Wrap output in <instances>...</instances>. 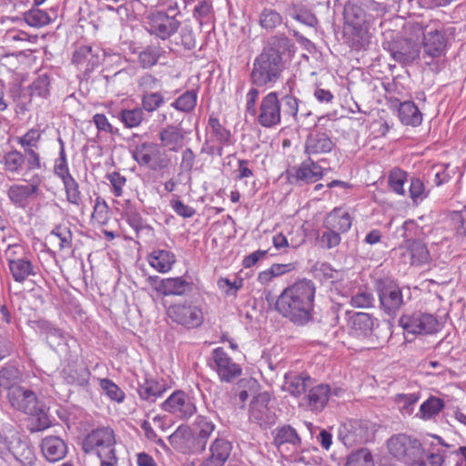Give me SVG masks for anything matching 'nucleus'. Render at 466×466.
<instances>
[{"label":"nucleus","instance_id":"obj_35","mask_svg":"<svg viewBox=\"0 0 466 466\" xmlns=\"http://www.w3.org/2000/svg\"><path fill=\"white\" fill-rule=\"evenodd\" d=\"M72 63L77 66L86 65L85 70H92L99 64L98 57L92 54V48L87 46L76 49L72 57Z\"/></svg>","mask_w":466,"mask_h":466},{"label":"nucleus","instance_id":"obj_4","mask_svg":"<svg viewBox=\"0 0 466 466\" xmlns=\"http://www.w3.org/2000/svg\"><path fill=\"white\" fill-rule=\"evenodd\" d=\"M299 100L292 95H283L279 98L278 92L272 91L262 97L258 113V123L263 127H273L281 121V116L295 118L298 115Z\"/></svg>","mask_w":466,"mask_h":466},{"label":"nucleus","instance_id":"obj_23","mask_svg":"<svg viewBox=\"0 0 466 466\" xmlns=\"http://www.w3.org/2000/svg\"><path fill=\"white\" fill-rule=\"evenodd\" d=\"M41 451L46 461L56 462L64 459L67 453V445L57 436H47L41 441Z\"/></svg>","mask_w":466,"mask_h":466},{"label":"nucleus","instance_id":"obj_45","mask_svg":"<svg viewBox=\"0 0 466 466\" xmlns=\"http://www.w3.org/2000/svg\"><path fill=\"white\" fill-rule=\"evenodd\" d=\"M249 420L260 427L269 428L276 423L277 416L272 410H249Z\"/></svg>","mask_w":466,"mask_h":466},{"label":"nucleus","instance_id":"obj_51","mask_svg":"<svg viewBox=\"0 0 466 466\" xmlns=\"http://www.w3.org/2000/svg\"><path fill=\"white\" fill-rule=\"evenodd\" d=\"M281 22V15L277 11L270 8H265L259 15V25L267 30L276 28Z\"/></svg>","mask_w":466,"mask_h":466},{"label":"nucleus","instance_id":"obj_25","mask_svg":"<svg viewBox=\"0 0 466 466\" xmlns=\"http://www.w3.org/2000/svg\"><path fill=\"white\" fill-rule=\"evenodd\" d=\"M231 451V442L223 438H217L209 447L210 456L205 461L206 466H222L228 459Z\"/></svg>","mask_w":466,"mask_h":466},{"label":"nucleus","instance_id":"obj_21","mask_svg":"<svg viewBox=\"0 0 466 466\" xmlns=\"http://www.w3.org/2000/svg\"><path fill=\"white\" fill-rule=\"evenodd\" d=\"M335 147V143L324 132L314 131L309 133L305 141V153L309 157L320 154L329 153Z\"/></svg>","mask_w":466,"mask_h":466},{"label":"nucleus","instance_id":"obj_53","mask_svg":"<svg viewBox=\"0 0 466 466\" xmlns=\"http://www.w3.org/2000/svg\"><path fill=\"white\" fill-rule=\"evenodd\" d=\"M208 125L212 130V134L215 136L216 139L222 145H229L231 144L230 137L231 134L229 130L224 127L218 118L210 116L208 120Z\"/></svg>","mask_w":466,"mask_h":466},{"label":"nucleus","instance_id":"obj_18","mask_svg":"<svg viewBox=\"0 0 466 466\" xmlns=\"http://www.w3.org/2000/svg\"><path fill=\"white\" fill-rule=\"evenodd\" d=\"M167 314L173 321L187 328L198 327L203 321L200 309L192 305L177 304L171 306Z\"/></svg>","mask_w":466,"mask_h":466},{"label":"nucleus","instance_id":"obj_41","mask_svg":"<svg viewBox=\"0 0 466 466\" xmlns=\"http://www.w3.org/2000/svg\"><path fill=\"white\" fill-rule=\"evenodd\" d=\"M21 372L14 365H6L0 370V387L10 391L11 389L18 387Z\"/></svg>","mask_w":466,"mask_h":466},{"label":"nucleus","instance_id":"obj_42","mask_svg":"<svg viewBox=\"0 0 466 466\" xmlns=\"http://www.w3.org/2000/svg\"><path fill=\"white\" fill-rule=\"evenodd\" d=\"M145 113L141 107L132 109H122L119 112L118 118L127 128H134L140 126L144 120Z\"/></svg>","mask_w":466,"mask_h":466},{"label":"nucleus","instance_id":"obj_34","mask_svg":"<svg viewBox=\"0 0 466 466\" xmlns=\"http://www.w3.org/2000/svg\"><path fill=\"white\" fill-rule=\"evenodd\" d=\"M198 101V94L195 90H187L179 96H177L171 104L170 106L178 112L189 114L191 113Z\"/></svg>","mask_w":466,"mask_h":466},{"label":"nucleus","instance_id":"obj_9","mask_svg":"<svg viewBox=\"0 0 466 466\" xmlns=\"http://www.w3.org/2000/svg\"><path fill=\"white\" fill-rule=\"evenodd\" d=\"M132 157L139 166L147 167L153 171L166 168L169 162L160 147L153 142H144L136 146Z\"/></svg>","mask_w":466,"mask_h":466},{"label":"nucleus","instance_id":"obj_61","mask_svg":"<svg viewBox=\"0 0 466 466\" xmlns=\"http://www.w3.org/2000/svg\"><path fill=\"white\" fill-rule=\"evenodd\" d=\"M218 287L226 296H236L238 290L242 287V279L231 282L227 278H221L218 280Z\"/></svg>","mask_w":466,"mask_h":466},{"label":"nucleus","instance_id":"obj_3","mask_svg":"<svg viewBox=\"0 0 466 466\" xmlns=\"http://www.w3.org/2000/svg\"><path fill=\"white\" fill-rule=\"evenodd\" d=\"M315 284L302 279L286 288L275 302L276 311L295 325L304 326L312 319Z\"/></svg>","mask_w":466,"mask_h":466},{"label":"nucleus","instance_id":"obj_46","mask_svg":"<svg viewBox=\"0 0 466 466\" xmlns=\"http://www.w3.org/2000/svg\"><path fill=\"white\" fill-rule=\"evenodd\" d=\"M49 238L51 241L59 240L58 247L60 250L72 247V232L67 227L56 226L50 232Z\"/></svg>","mask_w":466,"mask_h":466},{"label":"nucleus","instance_id":"obj_64","mask_svg":"<svg viewBox=\"0 0 466 466\" xmlns=\"http://www.w3.org/2000/svg\"><path fill=\"white\" fill-rule=\"evenodd\" d=\"M170 206L177 215L184 218H192L196 214V210L194 208L184 204L179 199H172L170 201Z\"/></svg>","mask_w":466,"mask_h":466},{"label":"nucleus","instance_id":"obj_16","mask_svg":"<svg viewBox=\"0 0 466 466\" xmlns=\"http://www.w3.org/2000/svg\"><path fill=\"white\" fill-rule=\"evenodd\" d=\"M213 369L222 381L230 382L241 375V368L235 363L223 348H216L212 351Z\"/></svg>","mask_w":466,"mask_h":466},{"label":"nucleus","instance_id":"obj_58","mask_svg":"<svg viewBox=\"0 0 466 466\" xmlns=\"http://www.w3.org/2000/svg\"><path fill=\"white\" fill-rule=\"evenodd\" d=\"M410 197L414 203H418L427 197L424 184L420 178H411L410 185Z\"/></svg>","mask_w":466,"mask_h":466},{"label":"nucleus","instance_id":"obj_17","mask_svg":"<svg viewBox=\"0 0 466 466\" xmlns=\"http://www.w3.org/2000/svg\"><path fill=\"white\" fill-rule=\"evenodd\" d=\"M10 273L15 281L24 283L31 277H35L38 268L33 264L28 257L15 258L9 247L5 252Z\"/></svg>","mask_w":466,"mask_h":466},{"label":"nucleus","instance_id":"obj_11","mask_svg":"<svg viewBox=\"0 0 466 466\" xmlns=\"http://www.w3.org/2000/svg\"><path fill=\"white\" fill-rule=\"evenodd\" d=\"M378 295L381 309L390 317H395L405 304L401 289L392 281L381 282Z\"/></svg>","mask_w":466,"mask_h":466},{"label":"nucleus","instance_id":"obj_15","mask_svg":"<svg viewBox=\"0 0 466 466\" xmlns=\"http://www.w3.org/2000/svg\"><path fill=\"white\" fill-rule=\"evenodd\" d=\"M323 175L324 169L311 157H308L299 167H294L290 170L289 179L291 183L302 186L317 182Z\"/></svg>","mask_w":466,"mask_h":466},{"label":"nucleus","instance_id":"obj_52","mask_svg":"<svg viewBox=\"0 0 466 466\" xmlns=\"http://www.w3.org/2000/svg\"><path fill=\"white\" fill-rule=\"evenodd\" d=\"M390 187L399 195H404V184L407 181V174L400 168L390 171L388 177Z\"/></svg>","mask_w":466,"mask_h":466},{"label":"nucleus","instance_id":"obj_5","mask_svg":"<svg viewBox=\"0 0 466 466\" xmlns=\"http://www.w3.org/2000/svg\"><path fill=\"white\" fill-rule=\"evenodd\" d=\"M345 32L347 43L355 50L365 49L370 42V19L364 9L353 3L344 7Z\"/></svg>","mask_w":466,"mask_h":466},{"label":"nucleus","instance_id":"obj_29","mask_svg":"<svg viewBox=\"0 0 466 466\" xmlns=\"http://www.w3.org/2000/svg\"><path fill=\"white\" fill-rule=\"evenodd\" d=\"M148 262L151 267L156 268L158 272L166 273L169 271L176 262L175 255L164 249L154 250L148 256Z\"/></svg>","mask_w":466,"mask_h":466},{"label":"nucleus","instance_id":"obj_24","mask_svg":"<svg viewBox=\"0 0 466 466\" xmlns=\"http://www.w3.org/2000/svg\"><path fill=\"white\" fill-rule=\"evenodd\" d=\"M159 140L163 147L170 151L177 152L184 146L185 134L178 125H167L159 132Z\"/></svg>","mask_w":466,"mask_h":466},{"label":"nucleus","instance_id":"obj_26","mask_svg":"<svg viewBox=\"0 0 466 466\" xmlns=\"http://www.w3.org/2000/svg\"><path fill=\"white\" fill-rule=\"evenodd\" d=\"M7 398L13 408H35L37 404L35 393L20 386L7 391Z\"/></svg>","mask_w":466,"mask_h":466},{"label":"nucleus","instance_id":"obj_63","mask_svg":"<svg viewBox=\"0 0 466 466\" xmlns=\"http://www.w3.org/2000/svg\"><path fill=\"white\" fill-rule=\"evenodd\" d=\"M187 396L184 391L173 392L162 404V408H180L186 405Z\"/></svg>","mask_w":466,"mask_h":466},{"label":"nucleus","instance_id":"obj_30","mask_svg":"<svg viewBox=\"0 0 466 466\" xmlns=\"http://www.w3.org/2000/svg\"><path fill=\"white\" fill-rule=\"evenodd\" d=\"M399 117L402 124L417 127L422 121V114L417 106L411 101L400 103L399 107Z\"/></svg>","mask_w":466,"mask_h":466},{"label":"nucleus","instance_id":"obj_40","mask_svg":"<svg viewBox=\"0 0 466 466\" xmlns=\"http://www.w3.org/2000/svg\"><path fill=\"white\" fill-rule=\"evenodd\" d=\"M26 427L30 432H36L49 428L52 424L45 410H35L26 420Z\"/></svg>","mask_w":466,"mask_h":466},{"label":"nucleus","instance_id":"obj_55","mask_svg":"<svg viewBox=\"0 0 466 466\" xmlns=\"http://www.w3.org/2000/svg\"><path fill=\"white\" fill-rule=\"evenodd\" d=\"M100 387L105 394L112 400L120 403L125 398L124 391L109 379L100 380Z\"/></svg>","mask_w":466,"mask_h":466},{"label":"nucleus","instance_id":"obj_32","mask_svg":"<svg viewBox=\"0 0 466 466\" xmlns=\"http://www.w3.org/2000/svg\"><path fill=\"white\" fill-rule=\"evenodd\" d=\"M26 91L28 92L31 99L40 98L46 99L50 95V78L46 74L38 76L30 84Z\"/></svg>","mask_w":466,"mask_h":466},{"label":"nucleus","instance_id":"obj_13","mask_svg":"<svg viewBox=\"0 0 466 466\" xmlns=\"http://www.w3.org/2000/svg\"><path fill=\"white\" fill-rule=\"evenodd\" d=\"M373 424L364 420H350L339 428V438L345 445L366 442L373 433Z\"/></svg>","mask_w":466,"mask_h":466},{"label":"nucleus","instance_id":"obj_37","mask_svg":"<svg viewBox=\"0 0 466 466\" xmlns=\"http://www.w3.org/2000/svg\"><path fill=\"white\" fill-rule=\"evenodd\" d=\"M164 54V50L159 46H147L138 55V63L145 68H150L157 65L159 58Z\"/></svg>","mask_w":466,"mask_h":466},{"label":"nucleus","instance_id":"obj_7","mask_svg":"<svg viewBox=\"0 0 466 466\" xmlns=\"http://www.w3.org/2000/svg\"><path fill=\"white\" fill-rule=\"evenodd\" d=\"M413 30L423 34L424 55L431 58H439L445 54L450 41L456 33L454 26L443 25L439 20H432L425 26L416 24Z\"/></svg>","mask_w":466,"mask_h":466},{"label":"nucleus","instance_id":"obj_44","mask_svg":"<svg viewBox=\"0 0 466 466\" xmlns=\"http://www.w3.org/2000/svg\"><path fill=\"white\" fill-rule=\"evenodd\" d=\"M345 466H374L372 454L367 448L351 451L347 457Z\"/></svg>","mask_w":466,"mask_h":466},{"label":"nucleus","instance_id":"obj_54","mask_svg":"<svg viewBox=\"0 0 466 466\" xmlns=\"http://www.w3.org/2000/svg\"><path fill=\"white\" fill-rule=\"evenodd\" d=\"M137 392L141 399L147 400L149 403L153 402L155 399L160 397L163 391L155 381L147 380L145 384L140 385Z\"/></svg>","mask_w":466,"mask_h":466},{"label":"nucleus","instance_id":"obj_57","mask_svg":"<svg viewBox=\"0 0 466 466\" xmlns=\"http://www.w3.org/2000/svg\"><path fill=\"white\" fill-rule=\"evenodd\" d=\"M374 297L367 290L359 291L350 299V305L354 308L368 309L373 307Z\"/></svg>","mask_w":466,"mask_h":466},{"label":"nucleus","instance_id":"obj_31","mask_svg":"<svg viewBox=\"0 0 466 466\" xmlns=\"http://www.w3.org/2000/svg\"><path fill=\"white\" fill-rule=\"evenodd\" d=\"M326 223L329 228L337 232H347L352 224V219L348 212L341 209H334L327 218Z\"/></svg>","mask_w":466,"mask_h":466},{"label":"nucleus","instance_id":"obj_50","mask_svg":"<svg viewBox=\"0 0 466 466\" xmlns=\"http://www.w3.org/2000/svg\"><path fill=\"white\" fill-rule=\"evenodd\" d=\"M124 218L130 225V227H132L136 230L137 234H138L139 231L145 228L152 229L150 226L145 223L143 218L137 212V210L130 206L125 208Z\"/></svg>","mask_w":466,"mask_h":466},{"label":"nucleus","instance_id":"obj_60","mask_svg":"<svg viewBox=\"0 0 466 466\" xmlns=\"http://www.w3.org/2000/svg\"><path fill=\"white\" fill-rule=\"evenodd\" d=\"M293 18L310 27H315L318 24L316 15L306 8L295 9Z\"/></svg>","mask_w":466,"mask_h":466},{"label":"nucleus","instance_id":"obj_28","mask_svg":"<svg viewBox=\"0 0 466 466\" xmlns=\"http://www.w3.org/2000/svg\"><path fill=\"white\" fill-rule=\"evenodd\" d=\"M157 290L165 296H181L192 290V283L181 277L162 279Z\"/></svg>","mask_w":466,"mask_h":466},{"label":"nucleus","instance_id":"obj_14","mask_svg":"<svg viewBox=\"0 0 466 466\" xmlns=\"http://www.w3.org/2000/svg\"><path fill=\"white\" fill-rule=\"evenodd\" d=\"M28 181V185L14 184L7 189L10 201L18 208H26L29 199L39 194V186L43 177L39 175H34Z\"/></svg>","mask_w":466,"mask_h":466},{"label":"nucleus","instance_id":"obj_62","mask_svg":"<svg viewBox=\"0 0 466 466\" xmlns=\"http://www.w3.org/2000/svg\"><path fill=\"white\" fill-rule=\"evenodd\" d=\"M418 228L417 224L413 220H406L400 228L395 231L396 238H401L407 241L411 238Z\"/></svg>","mask_w":466,"mask_h":466},{"label":"nucleus","instance_id":"obj_1","mask_svg":"<svg viewBox=\"0 0 466 466\" xmlns=\"http://www.w3.org/2000/svg\"><path fill=\"white\" fill-rule=\"evenodd\" d=\"M389 452L409 466H441L445 448L449 445L436 435L425 438L422 442L406 434H397L388 440Z\"/></svg>","mask_w":466,"mask_h":466},{"label":"nucleus","instance_id":"obj_27","mask_svg":"<svg viewBox=\"0 0 466 466\" xmlns=\"http://www.w3.org/2000/svg\"><path fill=\"white\" fill-rule=\"evenodd\" d=\"M311 385V378L306 373L289 372L285 375L282 389L293 396L304 393Z\"/></svg>","mask_w":466,"mask_h":466},{"label":"nucleus","instance_id":"obj_6","mask_svg":"<svg viewBox=\"0 0 466 466\" xmlns=\"http://www.w3.org/2000/svg\"><path fill=\"white\" fill-rule=\"evenodd\" d=\"M116 437L110 427H100L89 432L82 441L85 453L95 454L100 460V466L117 465Z\"/></svg>","mask_w":466,"mask_h":466},{"label":"nucleus","instance_id":"obj_8","mask_svg":"<svg viewBox=\"0 0 466 466\" xmlns=\"http://www.w3.org/2000/svg\"><path fill=\"white\" fill-rule=\"evenodd\" d=\"M179 14L177 6H169L168 13L164 11L152 12L147 16V30L151 35H155L162 40L169 38L174 35L180 23L176 19Z\"/></svg>","mask_w":466,"mask_h":466},{"label":"nucleus","instance_id":"obj_49","mask_svg":"<svg viewBox=\"0 0 466 466\" xmlns=\"http://www.w3.org/2000/svg\"><path fill=\"white\" fill-rule=\"evenodd\" d=\"M411 265H420L428 260L429 252L426 246L420 241H412L408 248Z\"/></svg>","mask_w":466,"mask_h":466},{"label":"nucleus","instance_id":"obj_22","mask_svg":"<svg viewBox=\"0 0 466 466\" xmlns=\"http://www.w3.org/2000/svg\"><path fill=\"white\" fill-rule=\"evenodd\" d=\"M390 52L397 62L410 64L419 57L420 47L411 39H401L392 44Z\"/></svg>","mask_w":466,"mask_h":466},{"label":"nucleus","instance_id":"obj_56","mask_svg":"<svg viewBox=\"0 0 466 466\" xmlns=\"http://www.w3.org/2000/svg\"><path fill=\"white\" fill-rule=\"evenodd\" d=\"M25 20L30 26L40 27L49 24L50 17L45 11L32 9L25 13Z\"/></svg>","mask_w":466,"mask_h":466},{"label":"nucleus","instance_id":"obj_12","mask_svg":"<svg viewBox=\"0 0 466 466\" xmlns=\"http://www.w3.org/2000/svg\"><path fill=\"white\" fill-rule=\"evenodd\" d=\"M42 134L43 130L33 127L23 136L16 137V142L21 146L26 156V168L28 171L42 167L41 157L36 151L39 148Z\"/></svg>","mask_w":466,"mask_h":466},{"label":"nucleus","instance_id":"obj_36","mask_svg":"<svg viewBox=\"0 0 466 466\" xmlns=\"http://www.w3.org/2000/svg\"><path fill=\"white\" fill-rule=\"evenodd\" d=\"M168 441L177 451L182 453H188L190 429L187 426H179L176 431L169 436Z\"/></svg>","mask_w":466,"mask_h":466},{"label":"nucleus","instance_id":"obj_39","mask_svg":"<svg viewBox=\"0 0 466 466\" xmlns=\"http://www.w3.org/2000/svg\"><path fill=\"white\" fill-rule=\"evenodd\" d=\"M26 164V156L16 149L7 152L4 156V165L6 171L18 174Z\"/></svg>","mask_w":466,"mask_h":466},{"label":"nucleus","instance_id":"obj_48","mask_svg":"<svg viewBox=\"0 0 466 466\" xmlns=\"http://www.w3.org/2000/svg\"><path fill=\"white\" fill-rule=\"evenodd\" d=\"M66 199L70 204L75 206H79L82 201L81 192L79 190V185L76 180L72 177H68L65 179H62Z\"/></svg>","mask_w":466,"mask_h":466},{"label":"nucleus","instance_id":"obj_43","mask_svg":"<svg viewBox=\"0 0 466 466\" xmlns=\"http://www.w3.org/2000/svg\"><path fill=\"white\" fill-rule=\"evenodd\" d=\"M331 396L328 384H319L312 387L308 394L309 403L315 406H325Z\"/></svg>","mask_w":466,"mask_h":466},{"label":"nucleus","instance_id":"obj_38","mask_svg":"<svg viewBox=\"0 0 466 466\" xmlns=\"http://www.w3.org/2000/svg\"><path fill=\"white\" fill-rule=\"evenodd\" d=\"M289 443L293 446L299 445L301 439L296 430L290 425H285L277 430L274 437V444L279 448L281 445Z\"/></svg>","mask_w":466,"mask_h":466},{"label":"nucleus","instance_id":"obj_19","mask_svg":"<svg viewBox=\"0 0 466 466\" xmlns=\"http://www.w3.org/2000/svg\"><path fill=\"white\" fill-rule=\"evenodd\" d=\"M376 321L377 319L370 314L365 312L353 313L348 319L350 334L356 338H370L372 335Z\"/></svg>","mask_w":466,"mask_h":466},{"label":"nucleus","instance_id":"obj_47","mask_svg":"<svg viewBox=\"0 0 466 466\" xmlns=\"http://www.w3.org/2000/svg\"><path fill=\"white\" fill-rule=\"evenodd\" d=\"M165 103V98L160 92H145L141 97L143 111L155 112Z\"/></svg>","mask_w":466,"mask_h":466},{"label":"nucleus","instance_id":"obj_2","mask_svg":"<svg viewBox=\"0 0 466 466\" xmlns=\"http://www.w3.org/2000/svg\"><path fill=\"white\" fill-rule=\"evenodd\" d=\"M292 46L285 35L271 36L253 62L251 83L258 87H273L286 68L283 56Z\"/></svg>","mask_w":466,"mask_h":466},{"label":"nucleus","instance_id":"obj_10","mask_svg":"<svg viewBox=\"0 0 466 466\" xmlns=\"http://www.w3.org/2000/svg\"><path fill=\"white\" fill-rule=\"evenodd\" d=\"M399 325L405 332L412 335L432 334L440 329V322L436 317L420 311L402 315Z\"/></svg>","mask_w":466,"mask_h":466},{"label":"nucleus","instance_id":"obj_20","mask_svg":"<svg viewBox=\"0 0 466 466\" xmlns=\"http://www.w3.org/2000/svg\"><path fill=\"white\" fill-rule=\"evenodd\" d=\"M195 423L199 428L198 433L194 435L190 431L188 453H201L205 451L208 439L215 430V425L203 416H198Z\"/></svg>","mask_w":466,"mask_h":466},{"label":"nucleus","instance_id":"obj_33","mask_svg":"<svg viewBox=\"0 0 466 466\" xmlns=\"http://www.w3.org/2000/svg\"><path fill=\"white\" fill-rule=\"evenodd\" d=\"M36 327L40 329L42 334L46 335V341L51 348L55 349L66 342V335L64 332L57 328L53 327L48 322L39 320L36 322Z\"/></svg>","mask_w":466,"mask_h":466},{"label":"nucleus","instance_id":"obj_59","mask_svg":"<svg viewBox=\"0 0 466 466\" xmlns=\"http://www.w3.org/2000/svg\"><path fill=\"white\" fill-rule=\"evenodd\" d=\"M54 172L61 180L65 179L66 177H68L71 176L65 149L59 150V157L55 162Z\"/></svg>","mask_w":466,"mask_h":466}]
</instances>
